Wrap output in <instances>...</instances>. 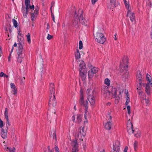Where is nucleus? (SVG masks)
Returning a JSON list of instances; mask_svg holds the SVG:
<instances>
[{"label":"nucleus","mask_w":152,"mask_h":152,"mask_svg":"<svg viewBox=\"0 0 152 152\" xmlns=\"http://www.w3.org/2000/svg\"><path fill=\"white\" fill-rule=\"evenodd\" d=\"M39 10V8L38 7H36L35 10H34V12L31 13V19L32 21L34 20L36 17L38 13V11Z\"/></svg>","instance_id":"12"},{"label":"nucleus","mask_w":152,"mask_h":152,"mask_svg":"<svg viewBox=\"0 0 152 152\" xmlns=\"http://www.w3.org/2000/svg\"><path fill=\"white\" fill-rule=\"evenodd\" d=\"M55 4V2L54 1H52L51 4V7H50V10L51 11V9L52 7L54 6Z\"/></svg>","instance_id":"54"},{"label":"nucleus","mask_w":152,"mask_h":152,"mask_svg":"<svg viewBox=\"0 0 152 152\" xmlns=\"http://www.w3.org/2000/svg\"><path fill=\"white\" fill-rule=\"evenodd\" d=\"M142 102L143 103L145 102L146 104H148L149 102V100L148 99H143L142 100Z\"/></svg>","instance_id":"45"},{"label":"nucleus","mask_w":152,"mask_h":152,"mask_svg":"<svg viewBox=\"0 0 152 152\" xmlns=\"http://www.w3.org/2000/svg\"><path fill=\"white\" fill-rule=\"evenodd\" d=\"M15 148L14 147L12 148L7 147V148H6V150L7 152H15Z\"/></svg>","instance_id":"30"},{"label":"nucleus","mask_w":152,"mask_h":152,"mask_svg":"<svg viewBox=\"0 0 152 152\" xmlns=\"http://www.w3.org/2000/svg\"><path fill=\"white\" fill-rule=\"evenodd\" d=\"M127 109L128 111V113L129 114L130 113V107L129 106H127Z\"/></svg>","instance_id":"48"},{"label":"nucleus","mask_w":152,"mask_h":152,"mask_svg":"<svg viewBox=\"0 0 152 152\" xmlns=\"http://www.w3.org/2000/svg\"><path fill=\"white\" fill-rule=\"evenodd\" d=\"M72 146V152H78V148L77 143L76 140L73 141L71 143Z\"/></svg>","instance_id":"14"},{"label":"nucleus","mask_w":152,"mask_h":152,"mask_svg":"<svg viewBox=\"0 0 152 152\" xmlns=\"http://www.w3.org/2000/svg\"><path fill=\"white\" fill-rule=\"evenodd\" d=\"M76 122L78 124L80 123L82 121V116L80 115H76Z\"/></svg>","instance_id":"27"},{"label":"nucleus","mask_w":152,"mask_h":152,"mask_svg":"<svg viewBox=\"0 0 152 152\" xmlns=\"http://www.w3.org/2000/svg\"><path fill=\"white\" fill-rule=\"evenodd\" d=\"M108 87L104 86L101 89L102 94L107 99H110L111 97L115 98V103L117 104L119 102L120 98L122 96L121 94L123 93V90H118L115 88H112L111 91L108 90Z\"/></svg>","instance_id":"1"},{"label":"nucleus","mask_w":152,"mask_h":152,"mask_svg":"<svg viewBox=\"0 0 152 152\" xmlns=\"http://www.w3.org/2000/svg\"><path fill=\"white\" fill-rule=\"evenodd\" d=\"M128 149V147L127 146L125 147V148L124 150V152H127Z\"/></svg>","instance_id":"61"},{"label":"nucleus","mask_w":152,"mask_h":152,"mask_svg":"<svg viewBox=\"0 0 152 152\" xmlns=\"http://www.w3.org/2000/svg\"><path fill=\"white\" fill-rule=\"evenodd\" d=\"M136 131L134 133V136L137 138H140V132L138 129H136Z\"/></svg>","instance_id":"29"},{"label":"nucleus","mask_w":152,"mask_h":152,"mask_svg":"<svg viewBox=\"0 0 152 152\" xmlns=\"http://www.w3.org/2000/svg\"><path fill=\"white\" fill-rule=\"evenodd\" d=\"M120 142L118 140L115 141L113 143V148L120 150Z\"/></svg>","instance_id":"23"},{"label":"nucleus","mask_w":152,"mask_h":152,"mask_svg":"<svg viewBox=\"0 0 152 152\" xmlns=\"http://www.w3.org/2000/svg\"><path fill=\"white\" fill-rule=\"evenodd\" d=\"M7 128L5 129L3 128H2L1 130V132L0 134L2 138L3 139L6 138L7 136Z\"/></svg>","instance_id":"18"},{"label":"nucleus","mask_w":152,"mask_h":152,"mask_svg":"<svg viewBox=\"0 0 152 152\" xmlns=\"http://www.w3.org/2000/svg\"><path fill=\"white\" fill-rule=\"evenodd\" d=\"M12 92H13V94L15 95L17 93V90L16 88L12 89Z\"/></svg>","instance_id":"51"},{"label":"nucleus","mask_w":152,"mask_h":152,"mask_svg":"<svg viewBox=\"0 0 152 152\" xmlns=\"http://www.w3.org/2000/svg\"><path fill=\"white\" fill-rule=\"evenodd\" d=\"M4 114L5 117V118L6 120V121H7L6 124V128L7 129H8V127L10 125V124L9 122L7 109V108H6L5 109V111Z\"/></svg>","instance_id":"17"},{"label":"nucleus","mask_w":152,"mask_h":152,"mask_svg":"<svg viewBox=\"0 0 152 152\" xmlns=\"http://www.w3.org/2000/svg\"><path fill=\"white\" fill-rule=\"evenodd\" d=\"M139 85H137V91H141L142 90V84L143 83H142V82H139Z\"/></svg>","instance_id":"31"},{"label":"nucleus","mask_w":152,"mask_h":152,"mask_svg":"<svg viewBox=\"0 0 152 152\" xmlns=\"http://www.w3.org/2000/svg\"><path fill=\"white\" fill-rule=\"evenodd\" d=\"M18 47L17 50V53L18 55H24L23 54V48L22 42L19 41V43L18 44Z\"/></svg>","instance_id":"13"},{"label":"nucleus","mask_w":152,"mask_h":152,"mask_svg":"<svg viewBox=\"0 0 152 152\" xmlns=\"http://www.w3.org/2000/svg\"><path fill=\"white\" fill-rule=\"evenodd\" d=\"M113 125V123L110 121H108L105 124L104 127L105 129L108 130H110L111 129Z\"/></svg>","instance_id":"21"},{"label":"nucleus","mask_w":152,"mask_h":152,"mask_svg":"<svg viewBox=\"0 0 152 152\" xmlns=\"http://www.w3.org/2000/svg\"><path fill=\"white\" fill-rule=\"evenodd\" d=\"M136 78L137 81H138L139 82H142L143 81V78L142 77V75H141L140 72V71L137 72V74L136 76Z\"/></svg>","instance_id":"24"},{"label":"nucleus","mask_w":152,"mask_h":152,"mask_svg":"<svg viewBox=\"0 0 152 152\" xmlns=\"http://www.w3.org/2000/svg\"><path fill=\"white\" fill-rule=\"evenodd\" d=\"M91 90L90 88H89L87 89V90L86 91V93H87V94L88 95V96L90 95H93V93H94V91H92V93L91 94Z\"/></svg>","instance_id":"40"},{"label":"nucleus","mask_w":152,"mask_h":152,"mask_svg":"<svg viewBox=\"0 0 152 152\" xmlns=\"http://www.w3.org/2000/svg\"><path fill=\"white\" fill-rule=\"evenodd\" d=\"M24 55H18L17 61L19 63H21L23 61Z\"/></svg>","instance_id":"32"},{"label":"nucleus","mask_w":152,"mask_h":152,"mask_svg":"<svg viewBox=\"0 0 152 152\" xmlns=\"http://www.w3.org/2000/svg\"><path fill=\"white\" fill-rule=\"evenodd\" d=\"M110 4L111 5V7H114L115 6L116 0H110Z\"/></svg>","instance_id":"34"},{"label":"nucleus","mask_w":152,"mask_h":152,"mask_svg":"<svg viewBox=\"0 0 152 152\" xmlns=\"http://www.w3.org/2000/svg\"><path fill=\"white\" fill-rule=\"evenodd\" d=\"M78 16L76 11H75L74 15L75 18L73 22V25L76 28L79 27L80 26V22L78 21Z\"/></svg>","instance_id":"11"},{"label":"nucleus","mask_w":152,"mask_h":152,"mask_svg":"<svg viewBox=\"0 0 152 152\" xmlns=\"http://www.w3.org/2000/svg\"><path fill=\"white\" fill-rule=\"evenodd\" d=\"M88 99L91 105L92 106H94L95 104V100L93 95H90L88 96Z\"/></svg>","instance_id":"15"},{"label":"nucleus","mask_w":152,"mask_h":152,"mask_svg":"<svg viewBox=\"0 0 152 152\" xmlns=\"http://www.w3.org/2000/svg\"><path fill=\"white\" fill-rule=\"evenodd\" d=\"M120 150L118 149H115L113 148L112 150V152H119Z\"/></svg>","instance_id":"50"},{"label":"nucleus","mask_w":152,"mask_h":152,"mask_svg":"<svg viewBox=\"0 0 152 152\" xmlns=\"http://www.w3.org/2000/svg\"><path fill=\"white\" fill-rule=\"evenodd\" d=\"M127 16H129L131 21L133 22L135 20V15L134 13L132 12V10L128 11Z\"/></svg>","instance_id":"16"},{"label":"nucleus","mask_w":152,"mask_h":152,"mask_svg":"<svg viewBox=\"0 0 152 152\" xmlns=\"http://www.w3.org/2000/svg\"><path fill=\"white\" fill-rule=\"evenodd\" d=\"M51 133L52 134V132H51ZM51 137H52L53 139H55L56 141L57 140L56 135L55 131H53V134H51Z\"/></svg>","instance_id":"39"},{"label":"nucleus","mask_w":152,"mask_h":152,"mask_svg":"<svg viewBox=\"0 0 152 152\" xmlns=\"http://www.w3.org/2000/svg\"><path fill=\"white\" fill-rule=\"evenodd\" d=\"M13 50H14V48L13 47H12V49H11V50L10 51V56H11V53H12V52H13Z\"/></svg>","instance_id":"63"},{"label":"nucleus","mask_w":152,"mask_h":152,"mask_svg":"<svg viewBox=\"0 0 152 152\" xmlns=\"http://www.w3.org/2000/svg\"><path fill=\"white\" fill-rule=\"evenodd\" d=\"M90 71L92 72L94 74L96 73L98 71V69L96 67L92 68Z\"/></svg>","instance_id":"33"},{"label":"nucleus","mask_w":152,"mask_h":152,"mask_svg":"<svg viewBox=\"0 0 152 152\" xmlns=\"http://www.w3.org/2000/svg\"><path fill=\"white\" fill-rule=\"evenodd\" d=\"M72 120L73 121H74L75 120V116H73L72 118Z\"/></svg>","instance_id":"64"},{"label":"nucleus","mask_w":152,"mask_h":152,"mask_svg":"<svg viewBox=\"0 0 152 152\" xmlns=\"http://www.w3.org/2000/svg\"><path fill=\"white\" fill-rule=\"evenodd\" d=\"M27 39V41L29 43H31V38H30V34L29 33H28L27 34V35H26Z\"/></svg>","instance_id":"38"},{"label":"nucleus","mask_w":152,"mask_h":152,"mask_svg":"<svg viewBox=\"0 0 152 152\" xmlns=\"http://www.w3.org/2000/svg\"><path fill=\"white\" fill-rule=\"evenodd\" d=\"M18 41H19V39L21 41V32L20 31H18Z\"/></svg>","instance_id":"42"},{"label":"nucleus","mask_w":152,"mask_h":152,"mask_svg":"<svg viewBox=\"0 0 152 152\" xmlns=\"http://www.w3.org/2000/svg\"><path fill=\"white\" fill-rule=\"evenodd\" d=\"M147 4L150 7H152V0H147Z\"/></svg>","instance_id":"41"},{"label":"nucleus","mask_w":152,"mask_h":152,"mask_svg":"<svg viewBox=\"0 0 152 152\" xmlns=\"http://www.w3.org/2000/svg\"><path fill=\"white\" fill-rule=\"evenodd\" d=\"M125 6L126 9H127L128 11L129 10H132L130 5L129 4V3L128 1H126L124 2Z\"/></svg>","instance_id":"25"},{"label":"nucleus","mask_w":152,"mask_h":152,"mask_svg":"<svg viewBox=\"0 0 152 152\" xmlns=\"http://www.w3.org/2000/svg\"><path fill=\"white\" fill-rule=\"evenodd\" d=\"M48 104L49 106L55 107L56 104V100L54 94L50 95Z\"/></svg>","instance_id":"6"},{"label":"nucleus","mask_w":152,"mask_h":152,"mask_svg":"<svg viewBox=\"0 0 152 152\" xmlns=\"http://www.w3.org/2000/svg\"><path fill=\"white\" fill-rule=\"evenodd\" d=\"M146 80L148 82V83H151V77L149 75H148V74L147 75Z\"/></svg>","instance_id":"37"},{"label":"nucleus","mask_w":152,"mask_h":152,"mask_svg":"<svg viewBox=\"0 0 152 152\" xmlns=\"http://www.w3.org/2000/svg\"><path fill=\"white\" fill-rule=\"evenodd\" d=\"M25 2L26 6V8L27 9L29 8L31 9L34 10V5L30 6V0H25Z\"/></svg>","instance_id":"19"},{"label":"nucleus","mask_w":152,"mask_h":152,"mask_svg":"<svg viewBox=\"0 0 152 152\" xmlns=\"http://www.w3.org/2000/svg\"><path fill=\"white\" fill-rule=\"evenodd\" d=\"M142 86L145 87V91L148 95L150 94L151 87H152V83H147L146 84L143 83Z\"/></svg>","instance_id":"9"},{"label":"nucleus","mask_w":152,"mask_h":152,"mask_svg":"<svg viewBox=\"0 0 152 152\" xmlns=\"http://www.w3.org/2000/svg\"><path fill=\"white\" fill-rule=\"evenodd\" d=\"M112 117L111 116H107V118H108V120L109 121H111L112 120Z\"/></svg>","instance_id":"56"},{"label":"nucleus","mask_w":152,"mask_h":152,"mask_svg":"<svg viewBox=\"0 0 152 152\" xmlns=\"http://www.w3.org/2000/svg\"><path fill=\"white\" fill-rule=\"evenodd\" d=\"M94 74V73H93V72L90 70L88 72V76L89 78H92L93 77Z\"/></svg>","instance_id":"43"},{"label":"nucleus","mask_w":152,"mask_h":152,"mask_svg":"<svg viewBox=\"0 0 152 152\" xmlns=\"http://www.w3.org/2000/svg\"><path fill=\"white\" fill-rule=\"evenodd\" d=\"M117 35V34H115V35H114V36H115V37H114V39L115 40H117L118 39V38H117V37H116V36Z\"/></svg>","instance_id":"62"},{"label":"nucleus","mask_w":152,"mask_h":152,"mask_svg":"<svg viewBox=\"0 0 152 152\" xmlns=\"http://www.w3.org/2000/svg\"><path fill=\"white\" fill-rule=\"evenodd\" d=\"M133 125L129 120L127 122V129L128 132L130 134H131L136 131V129H133Z\"/></svg>","instance_id":"7"},{"label":"nucleus","mask_w":152,"mask_h":152,"mask_svg":"<svg viewBox=\"0 0 152 152\" xmlns=\"http://www.w3.org/2000/svg\"><path fill=\"white\" fill-rule=\"evenodd\" d=\"M4 74L3 72H1L0 73V77H3L4 75Z\"/></svg>","instance_id":"60"},{"label":"nucleus","mask_w":152,"mask_h":152,"mask_svg":"<svg viewBox=\"0 0 152 152\" xmlns=\"http://www.w3.org/2000/svg\"><path fill=\"white\" fill-rule=\"evenodd\" d=\"M94 35L95 41L99 43L103 44L106 40V38L101 33H96L94 34Z\"/></svg>","instance_id":"4"},{"label":"nucleus","mask_w":152,"mask_h":152,"mask_svg":"<svg viewBox=\"0 0 152 152\" xmlns=\"http://www.w3.org/2000/svg\"><path fill=\"white\" fill-rule=\"evenodd\" d=\"M10 87L12 89L16 88L14 83H11Z\"/></svg>","instance_id":"47"},{"label":"nucleus","mask_w":152,"mask_h":152,"mask_svg":"<svg viewBox=\"0 0 152 152\" xmlns=\"http://www.w3.org/2000/svg\"><path fill=\"white\" fill-rule=\"evenodd\" d=\"M53 37V36L49 34H48V36L47 37V39H48V40H50V39L52 38Z\"/></svg>","instance_id":"49"},{"label":"nucleus","mask_w":152,"mask_h":152,"mask_svg":"<svg viewBox=\"0 0 152 152\" xmlns=\"http://www.w3.org/2000/svg\"><path fill=\"white\" fill-rule=\"evenodd\" d=\"M49 89L50 92V95H54L55 94V86L53 83H50Z\"/></svg>","instance_id":"20"},{"label":"nucleus","mask_w":152,"mask_h":152,"mask_svg":"<svg viewBox=\"0 0 152 152\" xmlns=\"http://www.w3.org/2000/svg\"><path fill=\"white\" fill-rule=\"evenodd\" d=\"M80 92L81 93L80 98V103L81 105H83L84 107H85L86 109H87L88 107V102L87 100H86L85 101H84L82 91H80Z\"/></svg>","instance_id":"10"},{"label":"nucleus","mask_w":152,"mask_h":152,"mask_svg":"<svg viewBox=\"0 0 152 152\" xmlns=\"http://www.w3.org/2000/svg\"><path fill=\"white\" fill-rule=\"evenodd\" d=\"M84 116V118L86 119V121H84V122H85L86 121V122L87 123L88 120H87V118L90 117L89 113V112H88L87 109L85 110Z\"/></svg>","instance_id":"26"},{"label":"nucleus","mask_w":152,"mask_h":152,"mask_svg":"<svg viewBox=\"0 0 152 152\" xmlns=\"http://www.w3.org/2000/svg\"><path fill=\"white\" fill-rule=\"evenodd\" d=\"M128 63V58L127 57L124 56L121 61L120 69V71L122 73L121 75H122V77L124 78L125 80L128 77V73L127 72Z\"/></svg>","instance_id":"2"},{"label":"nucleus","mask_w":152,"mask_h":152,"mask_svg":"<svg viewBox=\"0 0 152 152\" xmlns=\"http://www.w3.org/2000/svg\"><path fill=\"white\" fill-rule=\"evenodd\" d=\"M138 142L137 141H135L134 143V148L135 151H137V149L138 147Z\"/></svg>","instance_id":"36"},{"label":"nucleus","mask_w":152,"mask_h":152,"mask_svg":"<svg viewBox=\"0 0 152 152\" xmlns=\"http://www.w3.org/2000/svg\"><path fill=\"white\" fill-rule=\"evenodd\" d=\"M91 1L92 4H94L97 1V0H91Z\"/></svg>","instance_id":"58"},{"label":"nucleus","mask_w":152,"mask_h":152,"mask_svg":"<svg viewBox=\"0 0 152 152\" xmlns=\"http://www.w3.org/2000/svg\"><path fill=\"white\" fill-rule=\"evenodd\" d=\"M138 91L140 95H141L144 94L143 92L142 91V90L138 91Z\"/></svg>","instance_id":"53"},{"label":"nucleus","mask_w":152,"mask_h":152,"mask_svg":"<svg viewBox=\"0 0 152 152\" xmlns=\"http://www.w3.org/2000/svg\"><path fill=\"white\" fill-rule=\"evenodd\" d=\"M125 93L126 94V97H127V99H129V95H127V94L128 93V91H126V90H125Z\"/></svg>","instance_id":"57"},{"label":"nucleus","mask_w":152,"mask_h":152,"mask_svg":"<svg viewBox=\"0 0 152 152\" xmlns=\"http://www.w3.org/2000/svg\"><path fill=\"white\" fill-rule=\"evenodd\" d=\"M130 102V99H126V105H127Z\"/></svg>","instance_id":"59"},{"label":"nucleus","mask_w":152,"mask_h":152,"mask_svg":"<svg viewBox=\"0 0 152 152\" xmlns=\"http://www.w3.org/2000/svg\"><path fill=\"white\" fill-rule=\"evenodd\" d=\"M28 9H26V10H24L23 11V16L25 18H26L27 17V14L28 13H31L32 12V11L34 10L31 9L29 8L28 7Z\"/></svg>","instance_id":"22"},{"label":"nucleus","mask_w":152,"mask_h":152,"mask_svg":"<svg viewBox=\"0 0 152 152\" xmlns=\"http://www.w3.org/2000/svg\"><path fill=\"white\" fill-rule=\"evenodd\" d=\"M12 21L13 22V24L15 27V28L17 27L18 26V23L17 21L14 19H13L12 20Z\"/></svg>","instance_id":"44"},{"label":"nucleus","mask_w":152,"mask_h":152,"mask_svg":"<svg viewBox=\"0 0 152 152\" xmlns=\"http://www.w3.org/2000/svg\"><path fill=\"white\" fill-rule=\"evenodd\" d=\"M110 81L108 78H106L104 80V83L107 85V86H109L110 85Z\"/></svg>","instance_id":"35"},{"label":"nucleus","mask_w":152,"mask_h":152,"mask_svg":"<svg viewBox=\"0 0 152 152\" xmlns=\"http://www.w3.org/2000/svg\"><path fill=\"white\" fill-rule=\"evenodd\" d=\"M80 134H75V136L76 138L80 139L82 136H84L86 134V131L84 130V127H81L78 130Z\"/></svg>","instance_id":"8"},{"label":"nucleus","mask_w":152,"mask_h":152,"mask_svg":"<svg viewBox=\"0 0 152 152\" xmlns=\"http://www.w3.org/2000/svg\"><path fill=\"white\" fill-rule=\"evenodd\" d=\"M55 150L56 152H59V148L57 146H56L55 147Z\"/></svg>","instance_id":"55"},{"label":"nucleus","mask_w":152,"mask_h":152,"mask_svg":"<svg viewBox=\"0 0 152 152\" xmlns=\"http://www.w3.org/2000/svg\"><path fill=\"white\" fill-rule=\"evenodd\" d=\"M83 11L81 10H80L78 11V15H80L79 18V20L80 23L83 25H86L88 23V21L83 17L82 15Z\"/></svg>","instance_id":"5"},{"label":"nucleus","mask_w":152,"mask_h":152,"mask_svg":"<svg viewBox=\"0 0 152 152\" xmlns=\"http://www.w3.org/2000/svg\"><path fill=\"white\" fill-rule=\"evenodd\" d=\"M75 57L76 59L77 60H77V62L78 61H80V60L79 59L80 58V56L78 50H77V52L75 53Z\"/></svg>","instance_id":"28"},{"label":"nucleus","mask_w":152,"mask_h":152,"mask_svg":"<svg viewBox=\"0 0 152 152\" xmlns=\"http://www.w3.org/2000/svg\"><path fill=\"white\" fill-rule=\"evenodd\" d=\"M3 121L0 119V127L1 128H2L3 126Z\"/></svg>","instance_id":"52"},{"label":"nucleus","mask_w":152,"mask_h":152,"mask_svg":"<svg viewBox=\"0 0 152 152\" xmlns=\"http://www.w3.org/2000/svg\"><path fill=\"white\" fill-rule=\"evenodd\" d=\"M80 75L83 80H84L86 76L87 69L86 66L84 61L81 60L79 64Z\"/></svg>","instance_id":"3"},{"label":"nucleus","mask_w":152,"mask_h":152,"mask_svg":"<svg viewBox=\"0 0 152 152\" xmlns=\"http://www.w3.org/2000/svg\"><path fill=\"white\" fill-rule=\"evenodd\" d=\"M83 44L82 41L80 40L79 42V48L80 49H81L83 48Z\"/></svg>","instance_id":"46"}]
</instances>
